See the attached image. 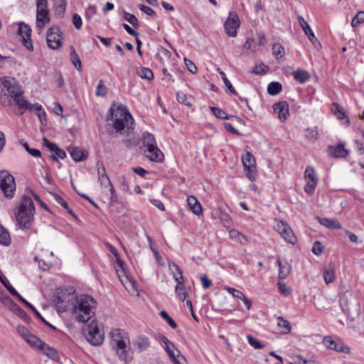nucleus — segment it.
<instances>
[{"label":"nucleus","instance_id":"f257e3e1","mask_svg":"<svg viewBox=\"0 0 364 364\" xmlns=\"http://www.w3.org/2000/svg\"><path fill=\"white\" fill-rule=\"evenodd\" d=\"M109 112L112 126L115 133L127 134L126 139H123L126 146L134 145L135 144L133 134L134 119L127 108L123 105L115 107L112 105L109 108Z\"/></svg>","mask_w":364,"mask_h":364},{"label":"nucleus","instance_id":"f03ea898","mask_svg":"<svg viewBox=\"0 0 364 364\" xmlns=\"http://www.w3.org/2000/svg\"><path fill=\"white\" fill-rule=\"evenodd\" d=\"M23 91L14 78L4 77L0 78V100L2 102L11 105L9 98L13 99L18 107H26Z\"/></svg>","mask_w":364,"mask_h":364},{"label":"nucleus","instance_id":"7ed1b4c3","mask_svg":"<svg viewBox=\"0 0 364 364\" xmlns=\"http://www.w3.org/2000/svg\"><path fill=\"white\" fill-rule=\"evenodd\" d=\"M96 307L95 300L90 296L82 295L76 298L72 308V315L79 323L88 321L94 314Z\"/></svg>","mask_w":364,"mask_h":364},{"label":"nucleus","instance_id":"20e7f679","mask_svg":"<svg viewBox=\"0 0 364 364\" xmlns=\"http://www.w3.org/2000/svg\"><path fill=\"white\" fill-rule=\"evenodd\" d=\"M111 346L115 349L118 358L125 363L132 360V353L129 348V338L127 334L120 329H114L110 333Z\"/></svg>","mask_w":364,"mask_h":364},{"label":"nucleus","instance_id":"39448f33","mask_svg":"<svg viewBox=\"0 0 364 364\" xmlns=\"http://www.w3.org/2000/svg\"><path fill=\"white\" fill-rule=\"evenodd\" d=\"M35 208L31 197L23 196L21 198L20 205L14 211L17 223L21 229H28L33 220Z\"/></svg>","mask_w":364,"mask_h":364},{"label":"nucleus","instance_id":"423d86ee","mask_svg":"<svg viewBox=\"0 0 364 364\" xmlns=\"http://www.w3.org/2000/svg\"><path fill=\"white\" fill-rule=\"evenodd\" d=\"M142 141L144 146L147 148L144 151L146 156L150 161L154 162H161L164 161V154L157 146L156 139L152 134L149 132L144 133L142 136Z\"/></svg>","mask_w":364,"mask_h":364},{"label":"nucleus","instance_id":"0eeeda50","mask_svg":"<svg viewBox=\"0 0 364 364\" xmlns=\"http://www.w3.org/2000/svg\"><path fill=\"white\" fill-rule=\"evenodd\" d=\"M83 333L86 340L92 346L100 345L104 339V334L102 333L95 321L85 325L83 328Z\"/></svg>","mask_w":364,"mask_h":364},{"label":"nucleus","instance_id":"6e6552de","mask_svg":"<svg viewBox=\"0 0 364 364\" xmlns=\"http://www.w3.org/2000/svg\"><path fill=\"white\" fill-rule=\"evenodd\" d=\"M341 306L343 311L351 320H355L360 315V304L356 298L350 296L349 298L343 297L341 299Z\"/></svg>","mask_w":364,"mask_h":364},{"label":"nucleus","instance_id":"1a4fd4ad","mask_svg":"<svg viewBox=\"0 0 364 364\" xmlns=\"http://www.w3.org/2000/svg\"><path fill=\"white\" fill-rule=\"evenodd\" d=\"M0 179V187L4 196L8 198H12L16 190L14 177L7 171H1Z\"/></svg>","mask_w":364,"mask_h":364},{"label":"nucleus","instance_id":"9d476101","mask_svg":"<svg viewBox=\"0 0 364 364\" xmlns=\"http://www.w3.org/2000/svg\"><path fill=\"white\" fill-rule=\"evenodd\" d=\"M63 32L57 26H53L48 28L46 33V41L51 49H58L62 46Z\"/></svg>","mask_w":364,"mask_h":364},{"label":"nucleus","instance_id":"9b49d317","mask_svg":"<svg viewBox=\"0 0 364 364\" xmlns=\"http://www.w3.org/2000/svg\"><path fill=\"white\" fill-rule=\"evenodd\" d=\"M242 162L244 166L245 171H246L247 177L251 181H254L257 175L256 170V161L254 156L250 151H247L242 157Z\"/></svg>","mask_w":364,"mask_h":364},{"label":"nucleus","instance_id":"f8f14e48","mask_svg":"<svg viewBox=\"0 0 364 364\" xmlns=\"http://www.w3.org/2000/svg\"><path fill=\"white\" fill-rule=\"evenodd\" d=\"M274 228L287 242L291 244L296 242V238L287 223L277 220Z\"/></svg>","mask_w":364,"mask_h":364},{"label":"nucleus","instance_id":"ddd939ff","mask_svg":"<svg viewBox=\"0 0 364 364\" xmlns=\"http://www.w3.org/2000/svg\"><path fill=\"white\" fill-rule=\"evenodd\" d=\"M304 178L306 181V183L304 186V191L306 193L311 195L314 192L318 183V178L313 167L307 166L304 172Z\"/></svg>","mask_w":364,"mask_h":364},{"label":"nucleus","instance_id":"4468645a","mask_svg":"<svg viewBox=\"0 0 364 364\" xmlns=\"http://www.w3.org/2000/svg\"><path fill=\"white\" fill-rule=\"evenodd\" d=\"M240 25L238 16L234 12H230L228 19L224 23V27L229 36L235 37L237 35V30Z\"/></svg>","mask_w":364,"mask_h":364},{"label":"nucleus","instance_id":"2eb2a0df","mask_svg":"<svg viewBox=\"0 0 364 364\" xmlns=\"http://www.w3.org/2000/svg\"><path fill=\"white\" fill-rule=\"evenodd\" d=\"M18 32L22 38L23 46L28 50H33V44L31 40V29L28 25L25 24L24 23H20Z\"/></svg>","mask_w":364,"mask_h":364},{"label":"nucleus","instance_id":"dca6fc26","mask_svg":"<svg viewBox=\"0 0 364 364\" xmlns=\"http://www.w3.org/2000/svg\"><path fill=\"white\" fill-rule=\"evenodd\" d=\"M71 296L65 294L56 295L54 297L53 302L58 312H65L70 305Z\"/></svg>","mask_w":364,"mask_h":364},{"label":"nucleus","instance_id":"f3484780","mask_svg":"<svg viewBox=\"0 0 364 364\" xmlns=\"http://www.w3.org/2000/svg\"><path fill=\"white\" fill-rule=\"evenodd\" d=\"M26 103L27 104L26 105V107H18L20 109H22L23 111L25 110H34L36 112V114L38 116L40 120H42L43 119H45L46 117V112L43 110L42 106L38 103L36 104H30L28 100L26 99ZM23 112H21V114H23Z\"/></svg>","mask_w":364,"mask_h":364},{"label":"nucleus","instance_id":"a211bd4d","mask_svg":"<svg viewBox=\"0 0 364 364\" xmlns=\"http://www.w3.org/2000/svg\"><path fill=\"white\" fill-rule=\"evenodd\" d=\"M323 344L328 349L338 352H345L343 344L340 341L333 340L331 337H325L323 338Z\"/></svg>","mask_w":364,"mask_h":364},{"label":"nucleus","instance_id":"6ab92c4d","mask_svg":"<svg viewBox=\"0 0 364 364\" xmlns=\"http://www.w3.org/2000/svg\"><path fill=\"white\" fill-rule=\"evenodd\" d=\"M68 151L75 161H81L87 159V153L82 149L77 146L68 148Z\"/></svg>","mask_w":364,"mask_h":364},{"label":"nucleus","instance_id":"aec40b11","mask_svg":"<svg viewBox=\"0 0 364 364\" xmlns=\"http://www.w3.org/2000/svg\"><path fill=\"white\" fill-rule=\"evenodd\" d=\"M274 111L278 114L279 118L284 121L289 114V105L286 102H280L274 104Z\"/></svg>","mask_w":364,"mask_h":364},{"label":"nucleus","instance_id":"412c9836","mask_svg":"<svg viewBox=\"0 0 364 364\" xmlns=\"http://www.w3.org/2000/svg\"><path fill=\"white\" fill-rule=\"evenodd\" d=\"M330 151L335 158H346L349 154L348 150L345 149L344 143H339L336 146H331Z\"/></svg>","mask_w":364,"mask_h":364},{"label":"nucleus","instance_id":"4be33fe9","mask_svg":"<svg viewBox=\"0 0 364 364\" xmlns=\"http://www.w3.org/2000/svg\"><path fill=\"white\" fill-rule=\"evenodd\" d=\"M187 203L190 209L195 215H200L203 213L202 206L195 196H188L187 198Z\"/></svg>","mask_w":364,"mask_h":364},{"label":"nucleus","instance_id":"5701e85b","mask_svg":"<svg viewBox=\"0 0 364 364\" xmlns=\"http://www.w3.org/2000/svg\"><path fill=\"white\" fill-rule=\"evenodd\" d=\"M318 222L323 226L330 229H342L341 224L336 218H327L323 217H317Z\"/></svg>","mask_w":364,"mask_h":364},{"label":"nucleus","instance_id":"b1692460","mask_svg":"<svg viewBox=\"0 0 364 364\" xmlns=\"http://www.w3.org/2000/svg\"><path fill=\"white\" fill-rule=\"evenodd\" d=\"M323 279L326 284L332 283L335 279V267L333 263H330L323 270Z\"/></svg>","mask_w":364,"mask_h":364},{"label":"nucleus","instance_id":"393cba45","mask_svg":"<svg viewBox=\"0 0 364 364\" xmlns=\"http://www.w3.org/2000/svg\"><path fill=\"white\" fill-rule=\"evenodd\" d=\"M150 343L148 337L139 336L134 341V346L139 350H145L149 347Z\"/></svg>","mask_w":364,"mask_h":364},{"label":"nucleus","instance_id":"a878e982","mask_svg":"<svg viewBox=\"0 0 364 364\" xmlns=\"http://www.w3.org/2000/svg\"><path fill=\"white\" fill-rule=\"evenodd\" d=\"M50 20L49 13H36V27L38 30H41L50 22Z\"/></svg>","mask_w":364,"mask_h":364},{"label":"nucleus","instance_id":"bb28decb","mask_svg":"<svg viewBox=\"0 0 364 364\" xmlns=\"http://www.w3.org/2000/svg\"><path fill=\"white\" fill-rule=\"evenodd\" d=\"M293 76L296 81L300 83H304L310 78L309 73L304 70L298 69L293 72Z\"/></svg>","mask_w":364,"mask_h":364},{"label":"nucleus","instance_id":"cd10ccee","mask_svg":"<svg viewBox=\"0 0 364 364\" xmlns=\"http://www.w3.org/2000/svg\"><path fill=\"white\" fill-rule=\"evenodd\" d=\"M39 350L53 360H56L58 358L57 351L45 343H42Z\"/></svg>","mask_w":364,"mask_h":364},{"label":"nucleus","instance_id":"c85d7f7f","mask_svg":"<svg viewBox=\"0 0 364 364\" xmlns=\"http://www.w3.org/2000/svg\"><path fill=\"white\" fill-rule=\"evenodd\" d=\"M53 5L55 14L59 16H63L67 6V1L53 0Z\"/></svg>","mask_w":364,"mask_h":364},{"label":"nucleus","instance_id":"c756f323","mask_svg":"<svg viewBox=\"0 0 364 364\" xmlns=\"http://www.w3.org/2000/svg\"><path fill=\"white\" fill-rule=\"evenodd\" d=\"M277 320V326L281 328L283 333H289L291 331V327L290 323L287 320L284 319L282 316H279Z\"/></svg>","mask_w":364,"mask_h":364},{"label":"nucleus","instance_id":"7c9ffc66","mask_svg":"<svg viewBox=\"0 0 364 364\" xmlns=\"http://www.w3.org/2000/svg\"><path fill=\"white\" fill-rule=\"evenodd\" d=\"M70 56H71V61H72V63L74 65V67L78 71H81V70H82L81 60H80L79 55L77 53L75 49L73 46H71V48H70Z\"/></svg>","mask_w":364,"mask_h":364},{"label":"nucleus","instance_id":"2f4dec72","mask_svg":"<svg viewBox=\"0 0 364 364\" xmlns=\"http://www.w3.org/2000/svg\"><path fill=\"white\" fill-rule=\"evenodd\" d=\"M0 282L9 291V292L13 296H16L20 301L21 298H23L17 291L10 284L9 282L4 277L0 274Z\"/></svg>","mask_w":364,"mask_h":364},{"label":"nucleus","instance_id":"473e14b6","mask_svg":"<svg viewBox=\"0 0 364 364\" xmlns=\"http://www.w3.org/2000/svg\"><path fill=\"white\" fill-rule=\"evenodd\" d=\"M123 285L131 294L139 295L137 289L136 287V282L132 279L127 277L126 281L123 282Z\"/></svg>","mask_w":364,"mask_h":364},{"label":"nucleus","instance_id":"72a5a7b5","mask_svg":"<svg viewBox=\"0 0 364 364\" xmlns=\"http://www.w3.org/2000/svg\"><path fill=\"white\" fill-rule=\"evenodd\" d=\"M277 262L279 267V278L280 279H284L289 274L290 267L287 264H283L279 259H277Z\"/></svg>","mask_w":364,"mask_h":364},{"label":"nucleus","instance_id":"f704fd0d","mask_svg":"<svg viewBox=\"0 0 364 364\" xmlns=\"http://www.w3.org/2000/svg\"><path fill=\"white\" fill-rule=\"evenodd\" d=\"M333 112L337 116V117L340 119H346V123L348 124L350 121L348 117L346 115V112L343 108L336 103L333 104Z\"/></svg>","mask_w":364,"mask_h":364},{"label":"nucleus","instance_id":"c9c22d12","mask_svg":"<svg viewBox=\"0 0 364 364\" xmlns=\"http://www.w3.org/2000/svg\"><path fill=\"white\" fill-rule=\"evenodd\" d=\"M282 90V84L278 82H272L267 86V92L270 95H276L279 94Z\"/></svg>","mask_w":364,"mask_h":364},{"label":"nucleus","instance_id":"e433bc0d","mask_svg":"<svg viewBox=\"0 0 364 364\" xmlns=\"http://www.w3.org/2000/svg\"><path fill=\"white\" fill-rule=\"evenodd\" d=\"M137 75L143 78L148 80H151L154 78V73L152 70L147 68H141L137 70Z\"/></svg>","mask_w":364,"mask_h":364},{"label":"nucleus","instance_id":"4c0bfd02","mask_svg":"<svg viewBox=\"0 0 364 364\" xmlns=\"http://www.w3.org/2000/svg\"><path fill=\"white\" fill-rule=\"evenodd\" d=\"M11 239L9 232L0 225V244L3 245H9Z\"/></svg>","mask_w":364,"mask_h":364},{"label":"nucleus","instance_id":"58836bf2","mask_svg":"<svg viewBox=\"0 0 364 364\" xmlns=\"http://www.w3.org/2000/svg\"><path fill=\"white\" fill-rule=\"evenodd\" d=\"M11 311L17 314L20 318H23L25 321H29L30 317L28 314L17 304H14L10 309Z\"/></svg>","mask_w":364,"mask_h":364},{"label":"nucleus","instance_id":"ea45409f","mask_svg":"<svg viewBox=\"0 0 364 364\" xmlns=\"http://www.w3.org/2000/svg\"><path fill=\"white\" fill-rule=\"evenodd\" d=\"M210 108L212 110L213 114L219 119H229L232 117V116L227 114L226 112L221 109L220 108L215 107H210Z\"/></svg>","mask_w":364,"mask_h":364},{"label":"nucleus","instance_id":"a19ab883","mask_svg":"<svg viewBox=\"0 0 364 364\" xmlns=\"http://www.w3.org/2000/svg\"><path fill=\"white\" fill-rule=\"evenodd\" d=\"M272 53L277 59L282 58L285 54L284 48L280 43L273 44Z\"/></svg>","mask_w":364,"mask_h":364},{"label":"nucleus","instance_id":"79ce46f5","mask_svg":"<svg viewBox=\"0 0 364 364\" xmlns=\"http://www.w3.org/2000/svg\"><path fill=\"white\" fill-rule=\"evenodd\" d=\"M36 13H49L47 0H36Z\"/></svg>","mask_w":364,"mask_h":364},{"label":"nucleus","instance_id":"37998d69","mask_svg":"<svg viewBox=\"0 0 364 364\" xmlns=\"http://www.w3.org/2000/svg\"><path fill=\"white\" fill-rule=\"evenodd\" d=\"M173 268L176 269V272H173V269H172V272L173 274V277L175 278V280L177 282L178 284H182L184 282L183 273L181 269L179 268V267L176 264H173Z\"/></svg>","mask_w":364,"mask_h":364},{"label":"nucleus","instance_id":"c03bdc74","mask_svg":"<svg viewBox=\"0 0 364 364\" xmlns=\"http://www.w3.org/2000/svg\"><path fill=\"white\" fill-rule=\"evenodd\" d=\"M31 346L40 349L41 346L43 343L41 340L37 338L36 336L31 334L27 338L25 339Z\"/></svg>","mask_w":364,"mask_h":364},{"label":"nucleus","instance_id":"a18cd8bd","mask_svg":"<svg viewBox=\"0 0 364 364\" xmlns=\"http://www.w3.org/2000/svg\"><path fill=\"white\" fill-rule=\"evenodd\" d=\"M164 348L170 358H174V356H176V355L175 354V351H176V353H178L177 355L178 356L181 355V358L186 360L185 357L181 354L180 351L178 349L176 348L173 343L172 344V346H165Z\"/></svg>","mask_w":364,"mask_h":364},{"label":"nucleus","instance_id":"49530a36","mask_svg":"<svg viewBox=\"0 0 364 364\" xmlns=\"http://www.w3.org/2000/svg\"><path fill=\"white\" fill-rule=\"evenodd\" d=\"M124 18L126 21L130 23L134 28H138L139 26V21L134 14H129L128 12H124Z\"/></svg>","mask_w":364,"mask_h":364},{"label":"nucleus","instance_id":"de8ad7c7","mask_svg":"<svg viewBox=\"0 0 364 364\" xmlns=\"http://www.w3.org/2000/svg\"><path fill=\"white\" fill-rule=\"evenodd\" d=\"M247 339L248 341L249 344L255 349H262L265 346V345L261 343L258 340L255 338L251 335H247Z\"/></svg>","mask_w":364,"mask_h":364},{"label":"nucleus","instance_id":"09e8293b","mask_svg":"<svg viewBox=\"0 0 364 364\" xmlns=\"http://www.w3.org/2000/svg\"><path fill=\"white\" fill-rule=\"evenodd\" d=\"M364 22V11H358L355 17L352 19L351 25L353 27H356L359 24Z\"/></svg>","mask_w":364,"mask_h":364},{"label":"nucleus","instance_id":"8fccbe9b","mask_svg":"<svg viewBox=\"0 0 364 364\" xmlns=\"http://www.w3.org/2000/svg\"><path fill=\"white\" fill-rule=\"evenodd\" d=\"M181 285V284H177L175 288V291L179 300L184 301L186 299V292L185 289Z\"/></svg>","mask_w":364,"mask_h":364},{"label":"nucleus","instance_id":"3c124183","mask_svg":"<svg viewBox=\"0 0 364 364\" xmlns=\"http://www.w3.org/2000/svg\"><path fill=\"white\" fill-rule=\"evenodd\" d=\"M159 315L166 321V322L169 324V326L176 329L177 328V323L168 316V314L165 311H161L159 313Z\"/></svg>","mask_w":364,"mask_h":364},{"label":"nucleus","instance_id":"603ef678","mask_svg":"<svg viewBox=\"0 0 364 364\" xmlns=\"http://www.w3.org/2000/svg\"><path fill=\"white\" fill-rule=\"evenodd\" d=\"M223 289L225 290L228 291L230 294H231L232 295V296H234L235 298L241 299L242 297H244L245 294L240 290H237L235 288L225 286L223 287Z\"/></svg>","mask_w":364,"mask_h":364},{"label":"nucleus","instance_id":"864d4df0","mask_svg":"<svg viewBox=\"0 0 364 364\" xmlns=\"http://www.w3.org/2000/svg\"><path fill=\"white\" fill-rule=\"evenodd\" d=\"M298 20L299 22L300 26H301L303 31H304L306 35L309 34V33L312 32V30L309 25V23L304 20V18L302 16H299Z\"/></svg>","mask_w":364,"mask_h":364},{"label":"nucleus","instance_id":"5fc2aeb1","mask_svg":"<svg viewBox=\"0 0 364 364\" xmlns=\"http://www.w3.org/2000/svg\"><path fill=\"white\" fill-rule=\"evenodd\" d=\"M305 136L311 141H314L318 137V132L315 129H306L305 130Z\"/></svg>","mask_w":364,"mask_h":364},{"label":"nucleus","instance_id":"6e6d98bb","mask_svg":"<svg viewBox=\"0 0 364 364\" xmlns=\"http://www.w3.org/2000/svg\"><path fill=\"white\" fill-rule=\"evenodd\" d=\"M72 21L76 29L80 30L82 28V22L79 14H74L73 15Z\"/></svg>","mask_w":364,"mask_h":364},{"label":"nucleus","instance_id":"4d7b16f0","mask_svg":"<svg viewBox=\"0 0 364 364\" xmlns=\"http://www.w3.org/2000/svg\"><path fill=\"white\" fill-rule=\"evenodd\" d=\"M98 181L101 186L103 188H108L109 186L112 185L107 174L99 177Z\"/></svg>","mask_w":364,"mask_h":364},{"label":"nucleus","instance_id":"13d9d810","mask_svg":"<svg viewBox=\"0 0 364 364\" xmlns=\"http://www.w3.org/2000/svg\"><path fill=\"white\" fill-rule=\"evenodd\" d=\"M107 94V89L103 85V80H100L96 90V95L97 96H105Z\"/></svg>","mask_w":364,"mask_h":364},{"label":"nucleus","instance_id":"bf43d9fd","mask_svg":"<svg viewBox=\"0 0 364 364\" xmlns=\"http://www.w3.org/2000/svg\"><path fill=\"white\" fill-rule=\"evenodd\" d=\"M176 98L178 102L184 104L188 107L191 106V103L187 101L186 95L182 92H178L176 94Z\"/></svg>","mask_w":364,"mask_h":364},{"label":"nucleus","instance_id":"052dcab7","mask_svg":"<svg viewBox=\"0 0 364 364\" xmlns=\"http://www.w3.org/2000/svg\"><path fill=\"white\" fill-rule=\"evenodd\" d=\"M306 36H308L309 41L312 43V44L314 45V46L316 48L319 49L320 48H321V43L317 39V38L315 36L313 31L309 33V34H308Z\"/></svg>","mask_w":364,"mask_h":364},{"label":"nucleus","instance_id":"680f3d73","mask_svg":"<svg viewBox=\"0 0 364 364\" xmlns=\"http://www.w3.org/2000/svg\"><path fill=\"white\" fill-rule=\"evenodd\" d=\"M55 200L61 206L66 209L70 215H73V212L69 208L67 202L60 196H55Z\"/></svg>","mask_w":364,"mask_h":364},{"label":"nucleus","instance_id":"e2e57ef3","mask_svg":"<svg viewBox=\"0 0 364 364\" xmlns=\"http://www.w3.org/2000/svg\"><path fill=\"white\" fill-rule=\"evenodd\" d=\"M245 49L251 50L252 52L256 51V44L255 40L251 38H248L244 45Z\"/></svg>","mask_w":364,"mask_h":364},{"label":"nucleus","instance_id":"0e129e2a","mask_svg":"<svg viewBox=\"0 0 364 364\" xmlns=\"http://www.w3.org/2000/svg\"><path fill=\"white\" fill-rule=\"evenodd\" d=\"M323 250V246L321 244V242H320L318 241L315 242V243L314 244V246L312 247L313 253L315 254L316 255H320L322 253Z\"/></svg>","mask_w":364,"mask_h":364},{"label":"nucleus","instance_id":"69168bd1","mask_svg":"<svg viewBox=\"0 0 364 364\" xmlns=\"http://www.w3.org/2000/svg\"><path fill=\"white\" fill-rule=\"evenodd\" d=\"M65 157H66V153L63 149H60L58 146L57 149H55V151H54V155L52 156V159L55 161H58V158L63 159Z\"/></svg>","mask_w":364,"mask_h":364},{"label":"nucleus","instance_id":"338daca9","mask_svg":"<svg viewBox=\"0 0 364 364\" xmlns=\"http://www.w3.org/2000/svg\"><path fill=\"white\" fill-rule=\"evenodd\" d=\"M97 12V8L95 6L90 5L85 10V17L87 19H90Z\"/></svg>","mask_w":364,"mask_h":364},{"label":"nucleus","instance_id":"774afa93","mask_svg":"<svg viewBox=\"0 0 364 364\" xmlns=\"http://www.w3.org/2000/svg\"><path fill=\"white\" fill-rule=\"evenodd\" d=\"M186 66L187 67L188 70L193 74H196L198 71L197 67L196 65L190 60H188L186 58L184 59Z\"/></svg>","mask_w":364,"mask_h":364}]
</instances>
